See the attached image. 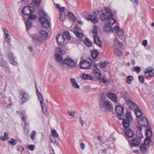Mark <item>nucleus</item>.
<instances>
[{"label": "nucleus", "instance_id": "1", "mask_svg": "<svg viewBox=\"0 0 154 154\" xmlns=\"http://www.w3.org/2000/svg\"><path fill=\"white\" fill-rule=\"evenodd\" d=\"M100 13V17L101 20H107V23L111 26L113 25L116 22L113 18V14L109 8H104L101 12H97V14Z\"/></svg>", "mask_w": 154, "mask_h": 154}, {"label": "nucleus", "instance_id": "2", "mask_svg": "<svg viewBox=\"0 0 154 154\" xmlns=\"http://www.w3.org/2000/svg\"><path fill=\"white\" fill-rule=\"evenodd\" d=\"M66 52L64 50H63L59 48H56L55 52V57L56 61L63 65L64 64L67 65V58L65 59L64 61H63V58L61 55L64 54Z\"/></svg>", "mask_w": 154, "mask_h": 154}, {"label": "nucleus", "instance_id": "3", "mask_svg": "<svg viewBox=\"0 0 154 154\" xmlns=\"http://www.w3.org/2000/svg\"><path fill=\"white\" fill-rule=\"evenodd\" d=\"M113 51L116 55L117 56L122 55V52L120 49L122 46V43L117 39H115L113 43Z\"/></svg>", "mask_w": 154, "mask_h": 154}, {"label": "nucleus", "instance_id": "4", "mask_svg": "<svg viewBox=\"0 0 154 154\" xmlns=\"http://www.w3.org/2000/svg\"><path fill=\"white\" fill-rule=\"evenodd\" d=\"M98 32V27L96 25H94L93 29L91 30V32L93 35L94 42L97 45L101 47L102 46V42L97 35Z\"/></svg>", "mask_w": 154, "mask_h": 154}, {"label": "nucleus", "instance_id": "5", "mask_svg": "<svg viewBox=\"0 0 154 154\" xmlns=\"http://www.w3.org/2000/svg\"><path fill=\"white\" fill-rule=\"evenodd\" d=\"M103 10V9L99 11H96L93 14L86 13L85 15V17L90 20L92 23L94 24L97 23L99 21L98 18L97 16L99 15L100 16V13L97 14L96 12L97 11L99 12H101Z\"/></svg>", "mask_w": 154, "mask_h": 154}, {"label": "nucleus", "instance_id": "6", "mask_svg": "<svg viewBox=\"0 0 154 154\" xmlns=\"http://www.w3.org/2000/svg\"><path fill=\"white\" fill-rule=\"evenodd\" d=\"M67 38V32H63V35H58L56 37V39L59 45L62 46L64 44L65 38Z\"/></svg>", "mask_w": 154, "mask_h": 154}, {"label": "nucleus", "instance_id": "7", "mask_svg": "<svg viewBox=\"0 0 154 154\" xmlns=\"http://www.w3.org/2000/svg\"><path fill=\"white\" fill-rule=\"evenodd\" d=\"M100 107L101 108H105L106 110L109 112L113 110V106L110 101L104 100L102 101L100 103Z\"/></svg>", "mask_w": 154, "mask_h": 154}, {"label": "nucleus", "instance_id": "8", "mask_svg": "<svg viewBox=\"0 0 154 154\" xmlns=\"http://www.w3.org/2000/svg\"><path fill=\"white\" fill-rule=\"evenodd\" d=\"M137 123V128L138 130L140 131L143 127H146L148 125V121L144 117L139 118L138 119Z\"/></svg>", "mask_w": 154, "mask_h": 154}, {"label": "nucleus", "instance_id": "9", "mask_svg": "<svg viewBox=\"0 0 154 154\" xmlns=\"http://www.w3.org/2000/svg\"><path fill=\"white\" fill-rule=\"evenodd\" d=\"M56 7L60 12L59 18L61 21H63L66 18V16L64 11L66 9L65 7H62L59 4H55Z\"/></svg>", "mask_w": 154, "mask_h": 154}, {"label": "nucleus", "instance_id": "10", "mask_svg": "<svg viewBox=\"0 0 154 154\" xmlns=\"http://www.w3.org/2000/svg\"><path fill=\"white\" fill-rule=\"evenodd\" d=\"M43 14L44 15V16L40 17L39 21L44 28H47L50 26V23L46 18L47 14L44 12Z\"/></svg>", "mask_w": 154, "mask_h": 154}, {"label": "nucleus", "instance_id": "11", "mask_svg": "<svg viewBox=\"0 0 154 154\" xmlns=\"http://www.w3.org/2000/svg\"><path fill=\"white\" fill-rule=\"evenodd\" d=\"M79 66L81 69H88L91 67L90 63L86 60H83L80 61Z\"/></svg>", "mask_w": 154, "mask_h": 154}, {"label": "nucleus", "instance_id": "12", "mask_svg": "<svg viewBox=\"0 0 154 154\" xmlns=\"http://www.w3.org/2000/svg\"><path fill=\"white\" fill-rule=\"evenodd\" d=\"M95 67L93 70V73L94 74V78L97 79H100V77L101 76V71L97 68V65L94 64L93 65Z\"/></svg>", "mask_w": 154, "mask_h": 154}, {"label": "nucleus", "instance_id": "13", "mask_svg": "<svg viewBox=\"0 0 154 154\" xmlns=\"http://www.w3.org/2000/svg\"><path fill=\"white\" fill-rule=\"evenodd\" d=\"M36 93L38 99L40 102V104L42 109V110L43 112L45 114V113L43 111L44 106V104L43 103V101H44V99L42 94L39 92L38 91V89L36 88Z\"/></svg>", "mask_w": 154, "mask_h": 154}, {"label": "nucleus", "instance_id": "14", "mask_svg": "<svg viewBox=\"0 0 154 154\" xmlns=\"http://www.w3.org/2000/svg\"><path fill=\"white\" fill-rule=\"evenodd\" d=\"M34 8L29 6H26L24 7L22 10L23 13L25 15L30 14L31 12L34 11Z\"/></svg>", "mask_w": 154, "mask_h": 154}, {"label": "nucleus", "instance_id": "15", "mask_svg": "<svg viewBox=\"0 0 154 154\" xmlns=\"http://www.w3.org/2000/svg\"><path fill=\"white\" fill-rule=\"evenodd\" d=\"M124 109V107L121 106L117 105L116 106L115 110L117 114L118 115V117L120 119H122L120 117V116L123 114Z\"/></svg>", "mask_w": 154, "mask_h": 154}, {"label": "nucleus", "instance_id": "16", "mask_svg": "<svg viewBox=\"0 0 154 154\" xmlns=\"http://www.w3.org/2000/svg\"><path fill=\"white\" fill-rule=\"evenodd\" d=\"M124 131L125 136L127 138H131L134 135V131L130 128L125 129Z\"/></svg>", "mask_w": 154, "mask_h": 154}, {"label": "nucleus", "instance_id": "17", "mask_svg": "<svg viewBox=\"0 0 154 154\" xmlns=\"http://www.w3.org/2000/svg\"><path fill=\"white\" fill-rule=\"evenodd\" d=\"M126 102L127 105L130 108L134 111L136 110L138 108L137 105L130 100H126Z\"/></svg>", "mask_w": 154, "mask_h": 154}, {"label": "nucleus", "instance_id": "18", "mask_svg": "<svg viewBox=\"0 0 154 154\" xmlns=\"http://www.w3.org/2000/svg\"><path fill=\"white\" fill-rule=\"evenodd\" d=\"M140 143V140L136 138H134L129 142L130 145L132 147L138 146Z\"/></svg>", "mask_w": 154, "mask_h": 154}, {"label": "nucleus", "instance_id": "19", "mask_svg": "<svg viewBox=\"0 0 154 154\" xmlns=\"http://www.w3.org/2000/svg\"><path fill=\"white\" fill-rule=\"evenodd\" d=\"M20 97L23 103L26 101L29 98L28 94L25 92H22L20 94Z\"/></svg>", "mask_w": 154, "mask_h": 154}, {"label": "nucleus", "instance_id": "20", "mask_svg": "<svg viewBox=\"0 0 154 154\" xmlns=\"http://www.w3.org/2000/svg\"><path fill=\"white\" fill-rule=\"evenodd\" d=\"M73 32L76 36V41L79 42H82V40L83 34L79 31H74Z\"/></svg>", "mask_w": 154, "mask_h": 154}, {"label": "nucleus", "instance_id": "21", "mask_svg": "<svg viewBox=\"0 0 154 154\" xmlns=\"http://www.w3.org/2000/svg\"><path fill=\"white\" fill-rule=\"evenodd\" d=\"M106 95L112 102L116 103L117 101V95L114 93L108 92L106 94Z\"/></svg>", "mask_w": 154, "mask_h": 154}, {"label": "nucleus", "instance_id": "22", "mask_svg": "<svg viewBox=\"0 0 154 154\" xmlns=\"http://www.w3.org/2000/svg\"><path fill=\"white\" fill-rule=\"evenodd\" d=\"M150 147L148 146L145 145L143 144L140 147V149L141 152L143 153L147 152L149 149Z\"/></svg>", "mask_w": 154, "mask_h": 154}, {"label": "nucleus", "instance_id": "23", "mask_svg": "<svg viewBox=\"0 0 154 154\" xmlns=\"http://www.w3.org/2000/svg\"><path fill=\"white\" fill-rule=\"evenodd\" d=\"M4 37L5 38V41L9 44L11 40V36L9 34L8 31L6 29L4 30Z\"/></svg>", "mask_w": 154, "mask_h": 154}, {"label": "nucleus", "instance_id": "24", "mask_svg": "<svg viewBox=\"0 0 154 154\" xmlns=\"http://www.w3.org/2000/svg\"><path fill=\"white\" fill-rule=\"evenodd\" d=\"M75 66L76 63L72 59L68 58V66L70 68H73Z\"/></svg>", "mask_w": 154, "mask_h": 154}, {"label": "nucleus", "instance_id": "25", "mask_svg": "<svg viewBox=\"0 0 154 154\" xmlns=\"http://www.w3.org/2000/svg\"><path fill=\"white\" fill-rule=\"evenodd\" d=\"M69 20V22L72 23L76 20V18L74 15L71 12H68V19Z\"/></svg>", "mask_w": 154, "mask_h": 154}, {"label": "nucleus", "instance_id": "26", "mask_svg": "<svg viewBox=\"0 0 154 154\" xmlns=\"http://www.w3.org/2000/svg\"><path fill=\"white\" fill-rule=\"evenodd\" d=\"M114 29L118 35L122 36L123 35V31L122 29L119 28L118 26H115L114 28Z\"/></svg>", "mask_w": 154, "mask_h": 154}, {"label": "nucleus", "instance_id": "27", "mask_svg": "<svg viewBox=\"0 0 154 154\" xmlns=\"http://www.w3.org/2000/svg\"><path fill=\"white\" fill-rule=\"evenodd\" d=\"M125 119H127V120L129 121V122H132L133 120V118L132 116L131 113L129 112H127L125 114Z\"/></svg>", "mask_w": 154, "mask_h": 154}, {"label": "nucleus", "instance_id": "28", "mask_svg": "<svg viewBox=\"0 0 154 154\" xmlns=\"http://www.w3.org/2000/svg\"><path fill=\"white\" fill-rule=\"evenodd\" d=\"M82 78L85 80H93L94 78L91 75L88 74L84 73L82 75Z\"/></svg>", "mask_w": 154, "mask_h": 154}, {"label": "nucleus", "instance_id": "29", "mask_svg": "<svg viewBox=\"0 0 154 154\" xmlns=\"http://www.w3.org/2000/svg\"><path fill=\"white\" fill-rule=\"evenodd\" d=\"M48 33L45 30H41L39 32V36L42 39H45L48 36Z\"/></svg>", "mask_w": 154, "mask_h": 154}, {"label": "nucleus", "instance_id": "30", "mask_svg": "<svg viewBox=\"0 0 154 154\" xmlns=\"http://www.w3.org/2000/svg\"><path fill=\"white\" fill-rule=\"evenodd\" d=\"M0 66L5 68L6 70L8 71H9V69L7 66V63L6 61L2 59L0 60Z\"/></svg>", "mask_w": 154, "mask_h": 154}, {"label": "nucleus", "instance_id": "31", "mask_svg": "<svg viewBox=\"0 0 154 154\" xmlns=\"http://www.w3.org/2000/svg\"><path fill=\"white\" fill-rule=\"evenodd\" d=\"M103 30L104 32L107 33L112 32H113L112 28L109 25L108 26H105L103 28Z\"/></svg>", "mask_w": 154, "mask_h": 154}, {"label": "nucleus", "instance_id": "32", "mask_svg": "<svg viewBox=\"0 0 154 154\" xmlns=\"http://www.w3.org/2000/svg\"><path fill=\"white\" fill-rule=\"evenodd\" d=\"M131 122H129L127 119H124L122 121V125L124 128H129L130 126V124Z\"/></svg>", "mask_w": 154, "mask_h": 154}, {"label": "nucleus", "instance_id": "33", "mask_svg": "<svg viewBox=\"0 0 154 154\" xmlns=\"http://www.w3.org/2000/svg\"><path fill=\"white\" fill-rule=\"evenodd\" d=\"M70 81L72 84L73 87L75 88L78 89L79 88V85L76 82L75 80L73 78H72L70 79Z\"/></svg>", "mask_w": 154, "mask_h": 154}, {"label": "nucleus", "instance_id": "34", "mask_svg": "<svg viewBox=\"0 0 154 154\" xmlns=\"http://www.w3.org/2000/svg\"><path fill=\"white\" fill-rule=\"evenodd\" d=\"M91 54L92 57L95 59L97 57L99 52L96 50H94L91 51Z\"/></svg>", "mask_w": 154, "mask_h": 154}, {"label": "nucleus", "instance_id": "35", "mask_svg": "<svg viewBox=\"0 0 154 154\" xmlns=\"http://www.w3.org/2000/svg\"><path fill=\"white\" fill-rule=\"evenodd\" d=\"M101 82H102L104 84H107L109 83V81L107 79L106 77L104 75H102L100 77V79H98Z\"/></svg>", "mask_w": 154, "mask_h": 154}, {"label": "nucleus", "instance_id": "36", "mask_svg": "<svg viewBox=\"0 0 154 154\" xmlns=\"http://www.w3.org/2000/svg\"><path fill=\"white\" fill-rule=\"evenodd\" d=\"M134 111L135 112V113L137 117L140 118V117L142 115V112L141 110L138 108Z\"/></svg>", "mask_w": 154, "mask_h": 154}, {"label": "nucleus", "instance_id": "37", "mask_svg": "<svg viewBox=\"0 0 154 154\" xmlns=\"http://www.w3.org/2000/svg\"><path fill=\"white\" fill-rule=\"evenodd\" d=\"M10 54H11L12 55V58L10 59V62L11 63L14 65H16L17 64V61H15L14 59L15 58L14 57L13 54L12 53H9V54L10 55Z\"/></svg>", "mask_w": 154, "mask_h": 154}, {"label": "nucleus", "instance_id": "38", "mask_svg": "<svg viewBox=\"0 0 154 154\" xmlns=\"http://www.w3.org/2000/svg\"><path fill=\"white\" fill-rule=\"evenodd\" d=\"M85 44L88 47H89L92 45V42L88 38H85L84 41Z\"/></svg>", "mask_w": 154, "mask_h": 154}, {"label": "nucleus", "instance_id": "39", "mask_svg": "<svg viewBox=\"0 0 154 154\" xmlns=\"http://www.w3.org/2000/svg\"><path fill=\"white\" fill-rule=\"evenodd\" d=\"M152 134V133L150 129H146V135L147 138H150Z\"/></svg>", "mask_w": 154, "mask_h": 154}, {"label": "nucleus", "instance_id": "40", "mask_svg": "<svg viewBox=\"0 0 154 154\" xmlns=\"http://www.w3.org/2000/svg\"><path fill=\"white\" fill-rule=\"evenodd\" d=\"M151 141V140L150 138L146 137L144 141L143 144L146 145H147V146H148L149 147H150L149 143Z\"/></svg>", "mask_w": 154, "mask_h": 154}, {"label": "nucleus", "instance_id": "41", "mask_svg": "<svg viewBox=\"0 0 154 154\" xmlns=\"http://www.w3.org/2000/svg\"><path fill=\"white\" fill-rule=\"evenodd\" d=\"M133 79V77L132 76H128L126 78V81L128 84H130Z\"/></svg>", "mask_w": 154, "mask_h": 154}, {"label": "nucleus", "instance_id": "42", "mask_svg": "<svg viewBox=\"0 0 154 154\" xmlns=\"http://www.w3.org/2000/svg\"><path fill=\"white\" fill-rule=\"evenodd\" d=\"M141 132V130L140 131L139 130H138L136 133L137 137H138L140 140L143 137V135Z\"/></svg>", "mask_w": 154, "mask_h": 154}, {"label": "nucleus", "instance_id": "43", "mask_svg": "<svg viewBox=\"0 0 154 154\" xmlns=\"http://www.w3.org/2000/svg\"><path fill=\"white\" fill-rule=\"evenodd\" d=\"M107 64L108 63L106 62H101L99 64V66L102 69L105 67Z\"/></svg>", "mask_w": 154, "mask_h": 154}, {"label": "nucleus", "instance_id": "44", "mask_svg": "<svg viewBox=\"0 0 154 154\" xmlns=\"http://www.w3.org/2000/svg\"><path fill=\"white\" fill-rule=\"evenodd\" d=\"M17 141L16 139L11 138V140L9 141V142L11 145H16L17 143Z\"/></svg>", "mask_w": 154, "mask_h": 154}, {"label": "nucleus", "instance_id": "45", "mask_svg": "<svg viewBox=\"0 0 154 154\" xmlns=\"http://www.w3.org/2000/svg\"><path fill=\"white\" fill-rule=\"evenodd\" d=\"M25 24L27 29H29L31 26L32 24L29 20H27Z\"/></svg>", "mask_w": 154, "mask_h": 154}, {"label": "nucleus", "instance_id": "46", "mask_svg": "<svg viewBox=\"0 0 154 154\" xmlns=\"http://www.w3.org/2000/svg\"><path fill=\"white\" fill-rule=\"evenodd\" d=\"M35 134L36 132L35 131H33L30 134V137L32 140H33L34 139Z\"/></svg>", "mask_w": 154, "mask_h": 154}, {"label": "nucleus", "instance_id": "47", "mask_svg": "<svg viewBox=\"0 0 154 154\" xmlns=\"http://www.w3.org/2000/svg\"><path fill=\"white\" fill-rule=\"evenodd\" d=\"M52 135L55 137H58V134L55 130H51Z\"/></svg>", "mask_w": 154, "mask_h": 154}, {"label": "nucleus", "instance_id": "48", "mask_svg": "<svg viewBox=\"0 0 154 154\" xmlns=\"http://www.w3.org/2000/svg\"><path fill=\"white\" fill-rule=\"evenodd\" d=\"M153 68L151 67L148 68L146 69V71L145 72V75H146L148 72L153 71Z\"/></svg>", "mask_w": 154, "mask_h": 154}, {"label": "nucleus", "instance_id": "49", "mask_svg": "<svg viewBox=\"0 0 154 154\" xmlns=\"http://www.w3.org/2000/svg\"><path fill=\"white\" fill-rule=\"evenodd\" d=\"M20 115L22 117V120H23V121H24L26 118V112H21L20 113Z\"/></svg>", "mask_w": 154, "mask_h": 154}, {"label": "nucleus", "instance_id": "50", "mask_svg": "<svg viewBox=\"0 0 154 154\" xmlns=\"http://www.w3.org/2000/svg\"><path fill=\"white\" fill-rule=\"evenodd\" d=\"M32 2L34 5H39L41 2V0H32Z\"/></svg>", "mask_w": 154, "mask_h": 154}, {"label": "nucleus", "instance_id": "51", "mask_svg": "<svg viewBox=\"0 0 154 154\" xmlns=\"http://www.w3.org/2000/svg\"><path fill=\"white\" fill-rule=\"evenodd\" d=\"M32 38L33 40L39 41L40 40L39 38L38 37L37 35H33L32 36Z\"/></svg>", "mask_w": 154, "mask_h": 154}, {"label": "nucleus", "instance_id": "52", "mask_svg": "<svg viewBox=\"0 0 154 154\" xmlns=\"http://www.w3.org/2000/svg\"><path fill=\"white\" fill-rule=\"evenodd\" d=\"M35 148L34 145H28L27 146V148L31 151L34 150Z\"/></svg>", "mask_w": 154, "mask_h": 154}, {"label": "nucleus", "instance_id": "53", "mask_svg": "<svg viewBox=\"0 0 154 154\" xmlns=\"http://www.w3.org/2000/svg\"><path fill=\"white\" fill-rule=\"evenodd\" d=\"M138 79L140 82L143 83L144 81V77L142 76H140L138 77Z\"/></svg>", "mask_w": 154, "mask_h": 154}, {"label": "nucleus", "instance_id": "54", "mask_svg": "<svg viewBox=\"0 0 154 154\" xmlns=\"http://www.w3.org/2000/svg\"><path fill=\"white\" fill-rule=\"evenodd\" d=\"M69 115L72 117H74L75 116V112L73 111H69L68 112Z\"/></svg>", "mask_w": 154, "mask_h": 154}, {"label": "nucleus", "instance_id": "55", "mask_svg": "<svg viewBox=\"0 0 154 154\" xmlns=\"http://www.w3.org/2000/svg\"><path fill=\"white\" fill-rule=\"evenodd\" d=\"M134 70L137 73H139L141 71V68L139 67H136L134 68Z\"/></svg>", "mask_w": 154, "mask_h": 154}, {"label": "nucleus", "instance_id": "56", "mask_svg": "<svg viewBox=\"0 0 154 154\" xmlns=\"http://www.w3.org/2000/svg\"><path fill=\"white\" fill-rule=\"evenodd\" d=\"M36 17V16L33 15H30L28 16V19L29 20H34L35 19Z\"/></svg>", "mask_w": 154, "mask_h": 154}, {"label": "nucleus", "instance_id": "57", "mask_svg": "<svg viewBox=\"0 0 154 154\" xmlns=\"http://www.w3.org/2000/svg\"><path fill=\"white\" fill-rule=\"evenodd\" d=\"M147 41L146 39L143 40L142 42V45L144 47L146 46L147 45Z\"/></svg>", "mask_w": 154, "mask_h": 154}, {"label": "nucleus", "instance_id": "58", "mask_svg": "<svg viewBox=\"0 0 154 154\" xmlns=\"http://www.w3.org/2000/svg\"><path fill=\"white\" fill-rule=\"evenodd\" d=\"M147 74H148L149 76H150L153 77L154 76V73L152 72V71L149 72Z\"/></svg>", "mask_w": 154, "mask_h": 154}, {"label": "nucleus", "instance_id": "59", "mask_svg": "<svg viewBox=\"0 0 154 154\" xmlns=\"http://www.w3.org/2000/svg\"><path fill=\"white\" fill-rule=\"evenodd\" d=\"M136 5H138L139 3L138 0H133L132 1Z\"/></svg>", "mask_w": 154, "mask_h": 154}, {"label": "nucleus", "instance_id": "60", "mask_svg": "<svg viewBox=\"0 0 154 154\" xmlns=\"http://www.w3.org/2000/svg\"><path fill=\"white\" fill-rule=\"evenodd\" d=\"M80 146L82 149H84L85 148V145L83 143H81L80 144Z\"/></svg>", "mask_w": 154, "mask_h": 154}, {"label": "nucleus", "instance_id": "61", "mask_svg": "<svg viewBox=\"0 0 154 154\" xmlns=\"http://www.w3.org/2000/svg\"><path fill=\"white\" fill-rule=\"evenodd\" d=\"M4 135L5 138L7 139L8 138V134L6 133H5Z\"/></svg>", "mask_w": 154, "mask_h": 154}, {"label": "nucleus", "instance_id": "62", "mask_svg": "<svg viewBox=\"0 0 154 154\" xmlns=\"http://www.w3.org/2000/svg\"><path fill=\"white\" fill-rule=\"evenodd\" d=\"M74 31H79V28L78 26H75L74 28Z\"/></svg>", "mask_w": 154, "mask_h": 154}, {"label": "nucleus", "instance_id": "63", "mask_svg": "<svg viewBox=\"0 0 154 154\" xmlns=\"http://www.w3.org/2000/svg\"><path fill=\"white\" fill-rule=\"evenodd\" d=\"M79 121H80V122L81 123L82 125H83V121L82 120V119H79Z\"/></svg>", "mask_w": 154, "mask_h": 154}, {"label": "nucleus", "instance_id": "64", "mask_svg": "<svg viewBox=\"0 0 154 154\" xmlns=\"http://www.w3.org/2000/svg\"><path fill=\"white\" fill-rule=\"evenodd\" d=\"M28 49L30 52H32V49L31 47H28Z\"/></svg>", "mask_w": 154, "mask_h": 154}]
</instances>
